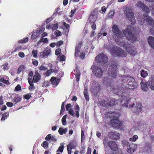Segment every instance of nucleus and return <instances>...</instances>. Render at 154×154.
Here are the masks:
<instances>
[{
  "label": "nucleus",
  "mask_w": 154,
  "mask_h": 154,
  "mask_svg": "<svg viewBox=\"0 0 154 154\" xmlns=\"http://www.w3.org/2000/svg\"><path fill=\"white\" fill-rule=\"evenodd\" d=\"M119 82L122 85L115 86L112 89V91L115 94L121 96V100H115L111 98H106L104 100L99 101V105L103 106L111 107L121 103L122 106L128 109L134 107V103L130 102L131 98L128 91L136 88L137 85L136 82L133 78L128 75L121 76Z\"/></svg>",
  "instance_id": "1"
},
{
  "label": "nucleus",
  "mask_w": 154,
  "mask_h": 154,
  "mask_svg": "<svg viewBox=\"0 0 154 154\" xmlns=\"http://www.w3.org/2000/svg\"><path fill=\"white\" fill-rule=\"evenodd\" d=\"M137 20L140 25H143L146 21L149 25L152 26V28L150 29V32L152 35H154V20L151 17L146 14L138 17Z\"/></svg>",
  "instance_id": "2"
},
{
  "label": "nucleus",
  "mask_w": 154,
  "mask_h": 154,
  "mask_svg": "<svg viewBox=\"0 0 154 154\" xmlns=\"http://www.w3.org/2000/svg\"><path fill=\"white\" fill-rule=\"evenodd\" d=\"M107 116L110 118H112L109 122V124L112 125L115 129L120 128L122 127V123L119 120V115L116 112H113L111 113L110 112L106 113Z\"/></svg>",
  "instance_id": "3"
},
{
  "label": "nucleus",
  "mask_w": 154,
  "mask_h": 154,
  "mask_svg": "<svg viewBox=\"0 0 154 154\" xmlns=\"http://www.w3.org/2000/svg\"><path fill=\"white\" fill-rule=\"evenodd\" d=\"M107 66H100L99 65L94 64L91 67V69L92 70L93 74L96 77L100 78L103 75V73L107 69Z\"/></svg>",
  "instance_id": "4"
},
{
  "label": "nucleus",
  "mask_w": 154,
  "mask_h": 154,
  "mask_svg": "<svg viewBox=\"0 0 154 154\" xmlns=\"http://www.w3.org/2000/svg\"><path fill=\"white\" fill-rule=\"evenodd\" d=\"M133 29L131 26H128L127 28L123 31V33L128 40L132 42L138 40L136 34L132 33Z\"/></svg>",
  "instance_id": "5"
},
{
  "label": "nucleus",
  "mask_w": 154,
  "mask_h": 154,
  "mask_svg": "<svg viewBox=\"0 0 154 154\" xmlns=\"http://www.w3.org/2000/svg\"><path fill=\"white\" fill-rule=\"evenodd\" d=\"M124 11L127 18L131 22L133 25L134 24L136 23V20L131 8L130 7L126 6L124 8Z\"/></svg>",
  "instance_id": "6"
},
{
  "label": "nucleus",
  "mask_w": 154,
  "mask_h": 154,
  "mask_svg": "<svg viewBox=\"0 0 154 154\" xmlns=\"http://www.w3.org/2000/svg\"><path fill=\"white\" fill-rule=\"evenodd\" d=\"M110 52L114 57L118 56L124 57L127 55V53L125 51L116 46L112 47L110 50Z\"/></svg>",
  "instance_id": "7"
},
{
  "label": "nucleus",
  "mask_w": 154,
  "mask_h": 154,
  "mask_svg": "<svg viewBox=\"0 0 154 154\" xmlns=\"http://www.w3.org/2000/svg\"><path fill=\"white\" fill-rule=\"evenodd\" d=\"M112 31L113 33V37L116 43L118 44L119 39L122 38L123 35L116 25H113L112 26Z\"/></svg>",
  "instance_id": "8"
},
{
  "label": "nucleus",
  "mask_w": 154,
  "mask_h": 154,
  "mask_svg": "<svg viewBox=\"0 0 154 154\" xmlns=\"http://www.w3.org/2000/svg\"><path fill=\"white\" fill-rule=\"evenodd\" d=\"M72 105L70 103L67 104L66 106V110L68 111L69 114L70 115L73 117L76 116L77 118H78L79 116V111L80 110V108L78 104H76L75 106V111L74 113L73 110L71 108Z\"/></svg>",
  "instance_id": "9"
},
{
  "label": "nucleus",
  "mask_w": 154,
  "mask_h": 154,
  "mask_svg": "<svg viewBox=\"0 0 154 154\" xmlns=\"http://www.w3.org/2000/svg\"><path fill=\"white\" fill-rule=\"evenodd\" d=\"M107 57L103 53L98 54L96 57L95 61L98 63L97 65L102 64L103 66H107L106 63L107 62Z\"/></svg>",
  "instance_id": "10"
},
{
  "label": "nucleus",
  "mask_w": 154,
  "mask_h": 154,
  "mask_svg": "<svg viewBox=\"0 0 154 154\" xmlns=\"http://www.w3.org/2000/svg\"><path fill=\"white\" fill-rule=\"evenodd\" d=\"M91 85V91L92 94L95 95L99 91L100 85L98 83L95 81L92 82Z\"/></svg>",
  "instance_id": "11"
},
{
  "label": "nucleus",
  "mask_w": 154,
  "mask_h": 154,
  "mask_svg": "<svg viewBox=\"0 0 154 154\" xmlns=\"http://www.w3.org/2000/svg\"><path fill=\"white\" fill-rule=\"evenodd\" d=\"M117 66L113 64L110 66L108 70L109 76L113 78H116L117 76Z\"/></svg>",
  "instance_id": "12"
},
{
  "label": "nucleus",
  "mask_w": 154,
  "mask_h": 154,
  "mask_svg": "<svg viewBox=\"0 0 154 154\" xmlns=\"http://www.w3.org/2000/svg\"><path fill=\"white\" fill-rule=\"evenodd\" d=\"M135 6L138 7L140 9L143 10L146 13H149L150 12L149 8L146 6L145 4L140 1H138Z\"/></svg>",
  "instance_id": "13"
},
{
  "label": "nucleus",
  "mask_w": 154,
  "mask_h": 154,
  "mask_svg": "<svg viewBox=\"0 0 154 154\" xmlns=\"http://www.w3.org/2000/svg\"><path fill=\"white\" fill-rule=\"evenodd\" d=\"M98 14V12L96 11H93L91 13L88 18L89 21L91 24L96 21Z\"/></svg>",
  "instance_id": "14"
},
{
  "label": "nucleus",
  "mask_w": 154,
  "mask_h": 154,
  "mask_svg": "<svg viewBox=\"0 0 154 154\" xmlns=\"http://www.w3.org/2000/svg\"><path fill=\"white\" fill-rule=\"evenodd\" d=\"M77 146V143L76 141H73L71 142L67 146V150L68 154H71L72 149H75Z\"/></svg>",
  "instance_id": "15"
},
{
  "label": "nucleus",
  "mask_w": 154,
  "mask_h": 154,
  "mask_svg": "<svg viewBox=\"0 0 154 154\" xmlns=\"http://www.w3.org/2000/svg\"><path fill=\"white\" fill-rule=\"evenodd\" d=\"M109 136L111 139L117 140L120 138V134L117 132H111L109 133Z\"/></svg>",
  "instance_id": "16"
},
{
  "label": "nucleus",
  "mask_w": 154,
  "mask_h": 154,
  "mask_svg": "<svg viewBox=\"0 0 154 154\" xmlns=\"http://www.w3.org/2000/svg\"><path fill=\"white\" fill-rule=\"evenodd\" d=\"M126 50L132 56L135 55L137 53L135 48L133 46H130L128 47H126Z\"/></svg>",
  "instance_id": "17"
},
{
  "label": "nucleus",
  "mask_w": 154,
  "mask_h": 154,
  "mask_svg": "<svg viewBox=\"0 0 154 154\" xmlns=\"http://www.w3.org/2000/svg\"><path fill=\"white\" fill-rule=\"evenodd\" d=\"M137 144L132 143L129 146V148L127 149V151L131 154H132L135 151L137 148Z\"/></svg>",
  "instance_id": "18"
},
{
  "label": "nucleus",
  "mask_w": 154,
  "mask_h": 154,
  "mask_svg": "<svg viewBox=\"0 0 154 154\" xmlns=\"http://www.w3.org/2000/svg\"><path fill=\"white\" fill-rule=\"evenodd\" d=\"M14 95V97L11 98L12 99L11 101L14 104V105H15L16 103L21 102L22 97L18 94H15Z\"/></svg>",
  "instance_id": "19"
},
{
  "label": "nucleus",
  "mask_w": 154,
  "mask_h": 154,
  "mask_svg": "<svg viewBox=\"0 0 154 154\" xmlns=\"http://www.w3.org/2000/svg\"><path fill=\"white\" fill-rule=\"evenodd\" d=\"M50 81L53 85V87H55L58 85L60 81V79L58 78L52 77Z\"/></svg>",
  "instance_id": "20"
},
{
  "label": "nucleus",
  "mask_w": 154,
  "mask_h": 154,
  "mask_svg": "<svg viewBox=\"0 0 154 154\" xmlns=\"http://www.w3.org/2000/svg\"><path fill=\"white\" fill-rule=\"evenodd\" d=\"M109 146L112 150L114 151H116L118 149L117 145L113 141H109Z\"/></svg>",
  "instance_id": "21"
},
{
  "label": "nucleus",
  "mask_w": 154,
  "mask_h": 154,
  "mask_svg": "<svg viewBox=\"0 0 154 154\" xmlns=\"http://www.w3.org/2000/svg\"><path fill=\"white\" fill-rule=\"evenodd\" d=\"M45 140L47 141L50 140V142H56L57 140L55 137L54 135H52L51 134H48L46 136Z\"/></svg>",
  "instance_id": "22"
},
{
  "label": "nucleus",
  "mask_w": 154,
  "mask_h": 154,
  "mask_svg": "<svg viewBox=\"0 0 154 154\" xmlns=\"http://www.w3.org/2000/svg\"><path fill=\"white\" fill-rule=\"evenodd\" d=\"M111 82V79L108 78V76L105 77L103 80L102 83L103 84V86H108L110 85Z\"/></svg>",
  "instance_id": "23"
},
{
  "label": "nucleus",
  "mask_w": 154,
  "mask_h": 154,
  "mask_svg": "<svg viewBox=\"0 0 154 154\" xmlns=\"http://www.w3.org/2000/svg\"><path fill=\"white\" fill-rule=\"evenodd\" d=\"M81 44L80 43H79L75 46V57H78L79 56V53L80 52V48H81Z\"/></svg>",
  "instance_id": "24"
},
{
  "label": "nucleus",
  "mask_w": 154,
  "mask_h": 154,
  "mask_svg": "<svg viewBox=\"0 0 154 154\" xmlns=\"http://www.w3.org/2000/svg\"><path fill=\"white\" fill-rule=\"evenodd\" d=\"M136 110L135 109L134 111H133L134 112L138 114L141 112L142 110V105L140 103H138L136 105Z\"/></svg>",
  "instance_id": "25"
},
{
  "label": "nucleus",
  "mask_w": 154,
  "mask_h": 154,
  "mask_svg": "<svg viewBox=\"0 0 154 154\" xmlns=\"http://www.w3.org/2000/svg\"><path fill=\"white\" fill-rule=\"evenodd\" d=\"M41 79L40 74L38 72H35V74L33 76V80L35 82H38Z\"/></svg>",
  "instance_id": "26"
},
{
  "label": "nucleus",
  "mask_w": 154,
  "mask_h": 154,
  "mask_svg": "<svg viewBox=\"0 0 154 154\" xmlns=\"http://www.w3.org/2000/svg\"><path fill=\"white\" fill-rule=\"evenodd\" d=\"M148 40L149 45L154 49V38L152 36H149Z\"/></svg>",
  "instance_id": "27"
},
{
  "label": "nucleus",
  "mask_w": 154,
  "mask_h": 154,
  "mask_svg": "<svg viewBox=\"0 0 154 154\" xmlns=\"http://www.w3.org/2000/svg\"><path fill=\"white\" fill-rule=\"evenodd\" d=\"M67 128L63 129L62 128H60L58 130V132L60 135H62L63 134H65L67 132Z\"/></svg>",
  "instance_id": "28"
},
{
  "label": "nucleus",
  "mask_w": 154,
  "mask_h": 154,
  "mask_svg": "<svg viewBox=\"0 0 154 154\" xmlns=\"http://www.w3.org/2000/svg\"><path fill=\"white\" fill-rule=\"evenodd\" d=\"M145 147L144 149L147 152H149L151 150V146L149 143L146 142L145 143Z\"/></svg>",
  "instance_id": "29"
},
{
  "label": "nucleus",
  "mask_w": 154,
  "mask_h": 154,
  "mask_svg": "<svg viewBox=\"0 0 154 154\" xmlns=\"http://www.w3.org/2000/svg\"><path fill=\"white\" fill-rule=\"evenodd\" d=\"M75 77L76 81L78 82L79 81L80 76V72L79 70L78 69H75Z\"/></svg>",
  "instance_id": "30"
},
{
  "label": "nucleus",
  "mask_w": 154,
  "mask_h": 154,
  "mask_svg": "<svg viewBox=\"0 0 154 154\" xmlns=\"http://www.w3.org/2000/svg\"><path fill=\"white\" fill-rule=\"evenodd\" d=\"M140 85L142 89L144 91H146L147 90L148 88L147 87V84L146 83H143V82L142 81L140 82Z\"/></svg>",
  "instance_id": "31"
},
{
  "label": "nucleus",
  "mask_w": 154,
  "mask_h": 154,
  "mask_svg": "<svg viewBox=\"0 0 154 154\" xmlns=\"http://www.w3.org/2000/svg\"><path fill=\"white\" fill-rule=\"evenodd\" d=\"M41 42H43L45 43H48V40L47 38H44L41 37L40 39L38 42L37 45H39Z\"/></svg>",
  "instance_id": "32"
},
{
  "label": "nucleus",
  "mask_w": 154,
  "mask_h": 154,
  "mask_svg": "<svg viewBox=\"0 0 154 154\" xmlns=\"http://www.w3.org/2000/svg\"><path fill=\"white\" fill-rule=\"evenodd\" d=\"M43 51L46 57H48L51 52L50 49L48 48H45Z\"/></svg>",
  "instance_id": "33"
},
{
  "label": "nucleus",
  "mask_w": 154,
  "mask_h": 154,
  "mask_svg": "<svg viewBox=\"0 0 154 154\" xmlns=\"http://www.w3.org/2000/svg\"><path fill=\"white\" fill-rule=\"evenodd\" d=\"M149 86L152 90H154V80L153 79H151V81L149 82Z\"/></svg>",
  "instance_id": "34"
},
{
  "label": "nucleus",
  "mask_w": 154,
  "mask_h": 154,
  "mask_svg": "<svg viewBox=\"0 0 154 154\" xmlns=\"http://www.w3.org/2000/svg\"><path fill=\"white\" fill-rule=\"evenodd\" d=\"M44 25H42L40 28L38 29L36 32L37 33V34H40L44 31Z\"/></svg>",
  "instance_id": "35"
},
{
  "label": "nucleus",
  "mask_w": 154,
  "mask_h": 154,
  "mask_svg": "<svg viewBox=\"0 0 154 154\" xmlns=\"http://www.w3.org/2000/svg\"><path fill=\"white\" fill-rule=\"evenodd\" d=\"M108 138L106 137H104L103 139V143L105 147L109 146V141H108Z\"/></svg>",
  "instance_id": "36"
},
{
  "label": "nucleus",
  "mask_w": 154,
  "mask_h": 154,
  "mask_svg": "<svg viewBox=\"0 0 154 154\" xmlns=\"http://www.w3.org/2000/svg\"><path fill=\"white\" fill-rule=\"evenodd\" d=\"M9 116V113L8 112H6L4 114H3L2 117L1 119V121H4Z\"/></svg>",
  "instance_id": "37"
},
{
  "label": "nucleus",
  "mask_w": 154,
  "mask_h": 154,
  "mask_svg": "<svg viewBox=\"0 0 154 154\" xmlns=\"http://www.w3.org/2000/svg\"><path fill=\"white\" fill-rule=\"evenodd\" d=\"M83 93L85 99L87 101H88L89 100V96L88 94L87 91L86 89L85 88V89H84Z\"/></svg>",
  "instance_id": "38"
},
{
  "label": "nucleus",
  "mask_w": 154,
  "mask_h": 154,
  "mask_svg": "<svg viewBox=\"0 0 154 154\" xmlns=\"http://www.w3.org/2000/svg\"><path fill=\"white\" fill-rule=\"evenodd\" d=\"M60 144V146L59 147V148L57 151V152H63V149L64 148V146L62 145V143H61Z\"/></svg>",
  "instance_id": "39"
},
{
  "label": "nucleus",
  "mask_w": 154,
  "mask_h": 154,
  "mask_svg": "<svg viewBox=\"0 0 154 154\" xmlns=\"http://www.w3.org/2000/svg\"><path fill=\"white\" fill-rule=\"evenodd\" d=\"M29 40V38L28 37L24 38L23 39L20 40L18 41V42L21 44H23L27 42Z\"/></svg>",
  "instance_id": "40"
},
{
  "label": "nucleus",
  "mask_w": 154,
  "mask_h": 154,
  "mask_svg": "<svg viewBox=\"0 0 154 154\" xmlns=\"http://www.w3.org/2000/svg\"><path fill=\"white\" fill-rule=\"evenodd\" d=\"M138 139V136L136 135H134L132 137L129 138V141L134 142H135Z\"/></svg>",
  "instance_id": "41"
},
{
  "label": "nucleus",
  "mask_w": 154,
  "mask_h": 154,
  "mask_svg": "<svg viewBox=\"0 0 154 154\" xmlns=\"http://www.w3.org/2000/svg\"><path fill=\"white\" fill-rule=\"evenodd\" d=\"M148 74L146 71H145L143 69L142 70L141 72V76L143 78H145L148 75Z\"/></svg>",
  "instance_id": "42"
},
{
  "label": "nucleus",
  "mask_w": 154,
  "mask_h": 154,
  "mask_svg": "<svg viewBox=\"0 0 154 154\" xmlns=\"http://www.w3.org/2000/svg\"><path fill=\"white\" fill-rule=\"evenodd\" d=\"M38 36L37 33L36 32H33L32 35H31V38L32 40H34Z\"/></svg>",
  "instance_id": "43"
},
{
  "label": "nucleus",
  "mask_w": 154,
  "mask_h": 154,
  "mask_svg": "<svg viewBox=\"0 0 154 154\" xmlns=\"http://www.w3.org/2000/svg\"><path fill=\"white\" fill-rule=\"evenodd\" d=\"M58 27V25L57 23L54 24H53L51 25V29L52 31L54 30L57 29Z\"/></svg>",
  "instance_id": "44"
},
{
  "label": "nucleus",
  "mask_w": 154,
  "mask_h": 154,
  "mask_svg": "<svg viewBox=\"0 0 154 154\" xmlns=\"http://www.w3.org/2000/svg\"><path fill=\"white\" fill-rule=\"evenodd\" d=\"M67 115H65L62 118V124L63 125H65L66 124V118Z\"/></svg>",
  "instance_id": "45"
},
{
  "label": "nucleus",
  "mask_w": 154,
  "mask_h": 154,
  "mask_svg": "<svg viewBox=\"0 0 154 154\" xmlns=\"http://www.w3.org/2000/svg\"><path fill=\"white\" fill-rule=\"evenodd\" d=\"M24 68V66L23 65H22L20 66L17 71V73L19 74L20 72L23 70Z\"/></svg>",
  "instance_id": "46"
},
{
  "label": "nucleus",
  "mask_w": 154,
  "mask_h": 154,
  "mask_svg": "<svg viewBox=\"0 0 154 154\" xmlns=\"http://www.w3.org/2000/svg\"><path fill=\"white\" fill-rule=\"evenodd\" d=\"M38 51L37 50H33L32 52V54L34 58L37 57Z\"/></svg>",
  "instance_id": "47"
},
{
  "label": "nucleus",
  "mask_w": 154,
  "mask_h": 154,
  "mask_svg": "<svg viewBox=\"0 0 154 154\" xmlns=\"http://www.w3.org/2000/svg\"><path fill=\"white\" fill-rule=\"evenodd\" d=\"M2 67L4 70H8V63H5L2 66Z\"/></svg>",
  "instance_id": "48"
},
{
  "label": "nucleus",
  "mask_w": 154,
  "mask_h": 154,
  "mask_svg": "<svg viewBox=\"0 0 154 154\" xmlns=\"http://www.w3.org/2000/svg\"><path fill=\"white\" fill-rule=\"evenodd\" d=\"M42 146L45 149H47L48 146V143L46 141H44L43 142Z\"/></svg>",
  "instance_id": "49"
},
{
  "label": "nucleus",
  "mask_w": 154,
  "mask_h": 154,
  "mask_svg": "<svg viewBox=\"0 0 154 154\" xmlns=\"http://www.w3.org/2000/svg\"><path fill=\"white\" fill-rule=\"evenodd\" d=\"M39 57L41 58H46V56L45 55V54L44 52H43V51H42L40 52L39 53Z\"/></svg>",
  "instance_id": "50"
},
{
  "label": "nucleus",
  "mask_w": 154,
  "mask_h": 154,
  "mask_svg": "<svg viewBox=\"0 0 154 154\" xmlns=\"http://www.w3.org/2000/svg\"><path fill=\"white\" fill-rule=\"evenodd\" d=\"M54 34L56 35V37L60 36L62 35L61 32L58 30H56L54 32Z\"/></svg>",
  "instance_id": "51"
},
{
  "label": "nucleus",
  "mask_w": 154,
  "mask_h": 154,
  "mask_svg": "<svg viewBox=\"0 0 154 154\" xmlns=\"http://www.w3.org/2000/svg\"><path fill=\"white\" fill-rule=\"evenodd\" d=\"M114 12L113 11H111L108 14V17L109 18H112L114 15Z\"/></svg>",
  "instance_id": "52"
},
{
  "label": "nucleus",
  "mask_w": 154,
  "mask_h": 154,
  "mask_svg": "<svg viewBox=\"0 0 154 154\" xmlns=\"http://www.w3.org/2000/svg\"><path fill=\"white\" fill-rule=\"evenodd\" d=\"M53 69H51L47 71L46 75L47 76H49L52 72H53Z\"/></svg>",
  "instance_id": "53"
},
{
  "label": "nucleus",
  "mask_w": 154,
  "mask_h": 154,
  "mask_svg": "<svg viewBox=\"0 0 154 154\" xmlns=\"http://www.w3.org/2000/svg\"><path fill=\"white\" fill-rule=\"evenodd\" d=\"M0 82H2L3 83L6 84H8L9 83L8 81L6 80L5 79L3 78H2L0 79Z\"/></svg>",
  "instance_id": "54"
},
{
  "label": "nucleus",
  "mask_w": 154,
  "mask_h": 154,
  "mask_svg": "<svg viewBox=\"0 0 154 154\" xmlns=\"http://www.w3.org/2000/svg\"><path fill=\"white\" fill-rule=\"evenodd\" d=\"M6 105L7 106L9 107H11L13 106L14 105V104L13 102H8L7 103Z\"/></svg>",
  "instance_id": "55"
},
{
  "label": "nucleus",
  "mask_w": 154,
  "mask_h": 154,
  "mask_svg": "<svg viewBox=\"0 0 154 154\" xmlns=\"http://www.w3.org/2000/svg\"><path fill=\"white\" fill-rule=\"evenodd\" d=\"M122 143L123 146H125L128 145V141L124 140L122 141Z\"/></svg>",
  "instance_id": "56"
},
{
  "label": "nucleus",
  "mask_w": 154,
  "mask_h": 154,
  "mask_svg": "<svg viewBox=\"0 0 154 154\" xmlns=\"http://www.w3.org/2000/svg\"><path fill=\"white\" fill-rule=\"evenodd\" d=\"M85 138V136L84 135V132L83 131H81V141Z\"/></svg>",
  "instance_id": "57"
},
{
  "label": "nucleus",
  "mask_w": 154,
  "mask_h": 154,
  "mask_svg": "<svg viewBox=\"0 0 154 154\" xmlns=\"http://www.w3.org/2000/svg\"><path fill=\"white\" fill-rule=\"evenodd\" d=\"M61 52V50L60 48H57L55 50V54L57 55H58Z\"/></svg>",
  "instance_id": "58"
},
{
  "label": "nucleus",
  "mask_w": 154,
  "mask_h": 154,
  "mask_svg": "<svg viewBox=\"0 0 154 154\" xmlns=\"http://www.w3.org/2000/svg\"><path fill=\"white\" fill-rule=\"evenodd\" d=\"M106 9L105 6H103L101 7V9L100 11V12L102 13H104L106 11Z\"/></svg>",
  "instance_id": "59"
},
{
  "label": "nucleus",
  "mask_w": 154,
  "mask_h": 154,
  "mask_svg": "<svg viewBox=\"0 0 154 154\" xmlns=\"http://www.w3.org/2000/svg\"><path fill=\"white\" fill-rule=\"evenodd\" d=\"M32 64L35 66H37L38 64V61L35 59H33L32 60Z\"/></svg>",
  "instance_id": "60"
},
{
  "label": "nucleus",
  "mask_w": 154,
  "mask_h": 154,
  "mask_svg": "<svg viewBox=\"0 0 154 154\" xmlns=\"http://www.w3.org/2000/svg\"><path fill=\"white\" fill-rule=\"evenodd\" d=\"M47 68L46 67L43 65H41L39 68V69L40 70L45 71L47 70Z\"/></svg>",
  "instance_id": "61"
},
{
  "label": "nucleus",
  "mask_w": 154,
  "mask_h": 154,
  "mask_svg": "<svg viewBox=\"0 0 154 154\" xmlns=\"http://www.w3.org/2000/svg\"><path fill=\"white\" fill-rule=\"evenodd\" d=\"M63 43V42L62 41H59L57 42L56 43L57 46L58 47H59Z\"/></svg>",
  "instance_id": "62"
},
{
  "label": "nucleus",
  "mask_w": 154,
  "mask_h": 154,
  "mask_svg": "<svg viewBox=\"0 0 154 154\" xmlns=\"http://www.w3.org/2000/svg\"><path fill=\"white\" fill-rule=\"evenodd\" d=\"M54 17L53 16L48 18L46 20V22L47 23H48L49 22L51 21L53 19Z\"/></svg>",
  "instance_id": "63"
},
{
  "label": "nucleus",
  "mask_w": 154,
  "mask_h": 154,
  "mask_svg": "<svg viewBox=\"0 0 154 154\" xmlns=\"http://www.w3.org/2000/svg\"><path fill=\"white\" fill-rule=\"evenodd\" d=\"M18 55L21 57L23 58L25 56L24 54L22 52H20L19 53Z\"/></svg>",
  "instance_id": "64"
}]
</instances>
